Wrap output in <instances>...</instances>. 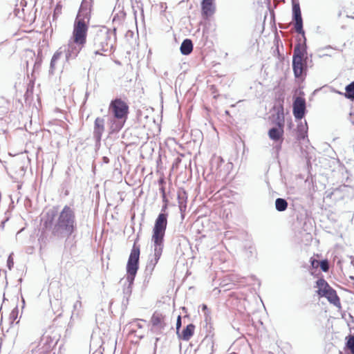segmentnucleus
Returning a JSON list of instances; mask_svg holds the SVG:
<instances>
[{"mask_svg":"<svg viewBox=\"0 0 354 354\" xmlns=\"http://www.w3.org/2000/svg\"><path fill=\"white\" fill-rule=\"evenodd\" d=\"M330 49H331V47L330 46H326L325 48H319V57H322L330 55V54H328V53H325V50H330Z\"/></svg>","mask_w":354,"mask_h":354,"instance_id":"nucleus-23","label":"nucleus"},{"mask_svg":"<svg viewBox=\"0 0 354 354\" xmlns=\"http://www.w3.org/2000/svg\"><path fill=\"white\" fill-rule=\"evenodd\" d=\"M305 50H301L299 47L295 48L292 57V68L296 78H303L306 75V62L304 60Z\"/></svg>","mask_w":354,"mask_h":354,"instance_id":"nucleus-6","label":"nucleus"},{"mask_svg":"<svg viewBox=\"0 0 354 354\" xmlns=\"http://www.w3.org/2000/svg\"><path fill=\"white\" fill-rule=\"evenodd\" d=\"M109 110L111 112L115 119L118 121L112 124L113 131L120 129L127 117L129 106L127 103L121 99L117 98L110 103Z\"/></svg>","mask_w":354,"mask_h":354,"instance_id":"nucleus-5","label":"nucleus"},{"mask_svg":"<svg viewBox=\"0 0 354 354\" xmlns=\"http://www.w3.org/2000/svg\"><path fill=\"white\" fill-rule=\"evenodd\" d=\"M180 324H181V318L180 316H178V319H177V323H176L177 329L179 328V327L180 326Z\"/></svg>","mask_w":354,"mask_h":354,"instance_id":"nucleus-26","label":"nucleus"},{"mask_svg":"<svg viewBox=\"0 0 354 354\" xmlns=\"http://www.w3.org/2000/svg\"><path fill=\"white\" fill-rule=\"evenodd\" d=\"M82 11H80L74 23L73 35L66 46L61 47L54 54L50 62V70L55 68L57 60L64 55L65 60L75 57L86 41L88 24L89 19L87 16L82 17Z\"/></svg>","mask_w":354,"mask_h":354,"instance_id":"nucleus-1","label":"nucleus"},{"mask_svg":"<svg viewBox=\"0 0 354 354\" xmlns=\"http://www.w3.org/2000/svg\"><path fill=\"white\" fill-rule=\"evenodd\" d=\"M206 308H207V306H206L205 305H203V310H205Z\"/></svg>","mask_w":354,"mask_h":354,"instance_id":"nucleus-30","label":"nucleus"},{"mask_svg":"<svg viewBox=\"0 0 354 354\" xmlns=\"http://www.w3.org/2000/svg\"><path fill=\"white\" fill-rule=\"evenodd\" d=\"M180 49L183 55H187L189 53H191V52L193 50V45L192 41L188 39H185L181 44Z\"/></svg>","mask_w":354,"mask_h":354,"instance_id":"nucleus-15","label":"nucleus"},{"mask_svg":"<svg viewBox=\"0 0 354 354\" xmlns=\"http://www.w3.org/2000/svg\"><path fill=\"white\" fill-rule=\"evenodd\" d=\"M81 308H82V302L79 299V300L76 301L73 304V316H74V315L78 316L80 314V312L81 310Z\"/></svg>","mask_w":354,"mask_h":354,"instance_id":"nucleus-20","label":"nucleus"},{"mask_svg":"<svg viewBox=\"0 0 354 354\" xmlns=\"http://www.w3.org/2000/svg\"><path fill=\"white\" fill-rule=\"evenodd\" d=\"M346 97L354 100V81L346 86Z\"/></svg>","mask_w":354,"mask_h":354,"instance_id":"nucleus-19","label":"nucleus"},{"mask_svg":"<svg viewBox=\"0 0 354 354\" xmlns=\"http://www.w3.org/2000/svg\"><path fill=\"white\" fill-rule=\"evenodd\" d=\"M151 324L153 330H160L165 326V317L158 313H155L151 317Z\"/></svg>","mask_w":354,"mask_h":354,"instance_id":"nucleus-14","label":"nucleus"},{"mask_svg":"<svg viewBox=\"0 0 354 354\" xmlns=\"http://www.w3.org/2000/svg\"><path fill=\"white\" fill-rule=\"evenodd\" d=\"M347 347L351 351V352L354 354V336H351L348 339Z\"/></svg>","mask_w":354,"mask_h":354,"instance_id":"nucleus-22","label":"nucleus"},{"mask_svg":"<svg viewBox=\"0 0 354 354\" xmlns=\"http://www.w3.org/2000/svg\"><path fill=\"white\" fill-rule=\"evenodd\" d=\"M22 304H23L22 308H24V306H25V300L24 298H22Z\"/></svg>","mask_w":354,"mask_h":354,"instance_id":"nucleus-29","label":"nucleus"},{"mask_svg":"<svg viewBox=\"0 0 354 354\" xmlns=\"http://www.w3.org/2000/svg\"><path fill=\"white\" fill-rule=\"evenodd\" d=\"M351 122L354 124V115H351Z\"/></svg>","mask_w":354,"mask_h":354,"instance_id":"nucleus-28","label":"nucleus"},{"mask_svg":"<svg viewBox=\"0 0 354 354\" xmlns=\"http://www.w3.org/2000/svg\"><path fill=\"white\" fill-rule=\"evenodd\" d=\"M216 12L215 0H202L201 12L204 18L207 19Z\"/></svg>","mask_w":354,"mask_h":354,"instance_id":"nucleus-11","label":"nucleus"},{"mask_svg":"<svg viewBox=\"0 0 354 354\" xmlns=\"http://www.w3.org/2000/svg\"><path fill=\"white\" fill-rule=\"evenodd\" d=\"M320 268L324 272H326L328 270V263L327 261H322L320 262Z\"/></svg>","mask_w":354,"mask_h":354,"instance_id":"nucleus-24","label":"nucleus"},{"mask_svg":"<svg viewBox=\"0 0 354 354\" xmlns=\"http://www.w3.org/2000/svg\"><path fill=\"white\" fill-rule=\"evenodd\" d=\"M307 130L308 126L306 122L305 121L304 123H303L301 121H300V123L297 126V133L299 138L304 139L306 136Z\"/></svg>","mask_w":354,"mask_h":354,"instance_id":"nucleus-17","label":"nucleus"},{"mask_svg":"<svg viewBox=\"0 0 354 354\" xmlns=\"http://www.w3.org/2000/svg\"><path fill=\"white\" fill-rule=\"evenodd\" d=\"M277 115V126L271 128L268 131L269 138L275 142L281 140L283 135L284 118L283 109L281 111H278Z\"/></svg>","mask_w":354,"mask_h":354,"instance_id":"nucleus-9","label":"nucleus"},{"mask_svg":"<svg viewBox=\"0 0 354 354\" xmlns=\"http://www.w3.org/2000/svg\"><path fill=\"white\" fill-rule=\"evenodd\" d=\"M75 225V213L72 208L66 205L54 221L53 233L60 237L68 236L73 233Z\"/></svg>","mask_w":354,"mask_h":354,"instance_id":"nucleus-2","label":"nucleus"},{"mask_svg":"<svg viewBox=\"0 0 354 354\" xmlns=\"http://www.w3.org/2000/svg\"><path fill=\"white\" fill-rule=\"evenodd\" d=\"M317 293L320 297H326L328 301L335 306H340V301L335 290L323 279L317 281Z\"/></svg>","mask_w":354,"mask_h":354,"instance_id":"nucleus-7","label":"nucleus"},{"mask_svg":"<svg viewBox=\"0 0 354 354\" xmlns=\"http://www.w3.org/2000/svg\"><path fill=\"white\" fill-rule=\"evenodd\" d=\"M109 37L107 32L100 31L94 39V53L95 55H102V52L109 50L110 45L109 44Z\"/></svg>","mask_w":354,"mask_h":354,"instance_id":"nucleus-8","label":"nucleus"},{"mask_svg":"<svg viewBox=\"0 0 354 354\" xmlns=\"http://www.w3.org/2000/svg\"><path fill=\"white\" fill-rule=\"evenodd\" d=\"M167 214L161 213L156 220L153 229L151 241L153 244V258L150 261V264L154 266L158 261L162 252L163 238L167 227Z\"/></svg>","mask_w":354,"mask_h":354,"instance_id":"nucleus-3","label":"nucleus"},{"mask_svg":"<svg viewBox=\"0 0 354 354\" xmlns=\"http://www.w3.org/2000/svg\"><path fill=\"white\" fill-rule=\"evenodd\" d=\"M306 111L305 99L301 97L295 98L293 102V114L296 119L301 120Z\"/></svg>","mask_w":354,"mask_h":354,"instance_id":"nucleus-10","label":"nucleus"},{"mask_svg":"<svg viewBox=\"0 0 354 354\" xmlns=\"http://www.w3.org/2000/svg\"><path fill=\"white\" fill-rule=\"evenodd\" d=\"M288 203L283 198H277L275 201V207L279 212H283L286 209Z\"/></svg>","mask_w":354,"mask_h":354,"instance_id":"nucleus-18","label":"nucleus"},{"mask_svg":"<svg viewBox=\"0 0 354 354\" xmlns=\"http://www.w3.org/2000/svg\"><path fill=\"white\" fill-rule=\"evenodd\" d=\"M139 257L140 248L134 244L127 265V277L124 281L123 288L125 296H129L131 293L132 284L138 269Z\"/></svg>","mask_w":354,"mask_h":354,"instance_id":"nucleus-4","label":"nucleus"},{"mask_svg":"<svg viewBox=\"0 0 354 354\" xmlns=\"http://www.w3.org/2000/svg\"><path fill=\"white\" fill-rule=\"evenodd\" d=\"M311 263H312L313 267H316L319 263V262L318 261H316V260H313Z\"/></svg>","mask_w":354,"mask_h":354,"instance_id":"nucleus-27","label":"nucleus"},{"mask_svg":"<svg viewBox=\"0 0 354 354\" xmlns=\"http://www.w3.org/2000/svg\"><path fill=\"white\" fill-rule=\"evenodd\" d=\"M104 131V120L102 118H97L94 123L93 135L94 137L100 140Z\"/></svg>","mask_w":354,"mask_h":354,"instance_id":"nucleus-13","label":"nucleus"},{"mask_svg":"<svg viewBox=\"0 0 354 354\" xmlns=\"http://www.w3.org/2000/svg\"><path fill=\"white\" fill-rule=\"evenodd\" d=\"M7 264H8V267L9 270H11L13 266V264H14L13 259H12L11 255H10L8 259Z\"/></svg>","mask_w":354,"mask_h":354,"instance_id":"nucleus-25","label":"nucleus"},{"mask_svg":"<svg viewBox=\"0 0 354 354\" xmlns=\"http://www.w3.org/2000/svg\"><path fill=\"white\" fill-rule=\"evenodd\" d=\"M19 314V309L18 306H16L14 309L11 311L10 316H9V320L11 324H12L18 317Z\"/></svg>","mask_w":354,"mask_h":354,"instance_id":"nucleus-21","label":"nucleus"},{"mask_svg":"<svg viewBox=\"0 0 354 354\" xmlns=\"http://www.w3.org/2000/svg\"><path fill=\"white\" fill-rule=\"evenodd\" d=\"M351 263L354 266V257H353V259L351 261Z\"/></svg>","mask_w":354,"mask_h":354,"instance_id":"nucleus-31","label":"nucleus"},{"mask_svg":"<svg viewBox=\"0 0 354 354\" xmlns=\"http://www.w3.org/2000/svg\"><path fill=\"white\" fill-rule=\"evenodd\" d=\"M194 326L193 324H189L183 330L182 338L184 340H189L194 334Z\"/></svg>","mask_w":354,"mask_h":354,"instance_id":"nucleus-16","label":"nucleus"},{"mask_svg":"<svg viewBox=\"0 0 354 354\" xmlns=\"http://www.w3.org/2000/svg\"><path fill=\"white\" fill-rule=\"evenodd\" d=\"M293 17L295 21V28L296 32L304 34L303 22L299 4H294L292 6Z\"/></svg>","mask_w":354,"mask_h":354,"instance_id":"nucleus-12","label":"nucleus"}]
</instances>
